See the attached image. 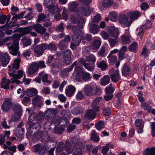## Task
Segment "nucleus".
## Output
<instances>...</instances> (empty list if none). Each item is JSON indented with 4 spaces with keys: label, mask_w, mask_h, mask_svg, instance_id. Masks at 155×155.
Returning a JSON list of instances; mask_svg holds the SVG:
<instances>
[{
    "label": "nucleus",
    "mask_w": 155,
    "mask_h": 155,
    "mask_svg": "<svg viewBox=\"0 0 155 155\" xmlns=\"http://www.w3.org/2000/svg\"><path fill=\"white\" fill-rule=\"evenodd\" d=\"M118 21L121 24H124L126 26L129 27L132 22V20L130 19L124 14L120 15L119 17Z\"/></svg>",
    "instance_id": "39448f33"
},
{
    "label": "nucleus",
    "mask_w": 155,
    "mask_h": 155,
    "mask_svg": "<svg viewBox=\"0 0 155 155\" xmlns=\"http://www.w3.org/2000/svg\"><path fill=\"white\" fill-rule=\"evenodd\" d=\"M39 76L42 78V81L43 82H46L47 83H48L50 82L48 80V74H45L42 75L41 73H40L39 75Z\"/></svg>",
    "instance_id": "6e6d98bb"
},
{
    "label": "nucleus",
    "mask_w": 155,
    "mask_h": 155,
    "mask_svg": "<svg viewBox=\"0 0 155 155\" xmlns=\"http://www.w3.org/2000/svg\"><path fill=\"white\" fill-rule=\"evenodd\" d=\"M11 81L9 80H7L4 77L2 80L0 85L1 87L7 90L9 89V84L11 83Z\"/></svg>",
    "instance_id": "412c9836"
},
{
    "label": "nucleus",
    "mask_w": 155,
    "mask_h": 155,
    "mask_svg": "<svg viewBox=\"0 0 155 155\" xmlns=\"http://www.w3.org/2000/svg\"><path fill=\"white\" fill-rule=\"evenodd\" d=\"M101 44V42L99 40H95L91 43V48L92 49L97 50L99 49Z\"/></svg>",
    "instance_id": "c85d7f7f"
},
{
    "label": "nucleus",
    "mask_w": 155,
    "mask_h": 155,
    "mask_svg": "<svg viewBox=\"0 0 155 155\" xmlns=\"http://www.w3.org/2000/svg\"><path fill=\"white\" fill-rule=\"evenodd\" d=\"M75 150H74L73 155H82V153L81 150L83 148V144L81 142H78L74 145Z\"/></svg>",
    "instance_id": "4468645a"
},
{
    "label": "nucleus",
    "mask_w": 155,
    "mask_h": 155,
    "mask_svg": "<svg viewBox=\"0 0 155 155\" xmlns=\"http://www.w3.org/2000/svg\"><path fill=\"white\" fill-rule=\"evenodd\" d=\"M107 58H109V63L111 64H113L117 61V57L115 55L109 54Z\"/></svg>",
    "instance_id": "37998d69"
},
{
    "label": "nucleus",
    "mask_w": 155,
    "mask_h": 155,
    "mask_svg": "<svg viewBox=\"0 0 155 155\" xmlns=\"http://www.w3.org/2000/svg\"><path fill=\"white\" fill-rule=\"evenodd\" d=\"M26 93L27 95L29 97H32L37 93V90L34 88L27 89Z\"/></svg>",
    "instance_id": "f704fd0d"
},
{
    "label": "nucleus",
    "mask_w": 155,
    "mask_h": 155,
    "mask_svg": "<svg viewBox=\"0 0 155 155\" xmlns=\"http://www.w3.org/2000/svg\"><path fill=\"white\" fill-rule=\"evenodd\" d=\"M11 38L13 41V43L11 46H8L9 52L13 55L18 56L20 54V53L18 51L19 37L17 35H13Z\"/></svg>",
    "instance_id": "f257e3e1"
},
{
    "label": "nucleus",
    "mask_w": 155,
    "mask_h": 155,
    "mask_svg": "<svg viewBox=\"0 0 155 155\" xmlns=\"http://www.w3.org/2000/svg\"><path fill=\"white\" fill-rule=\"evenodd\" d=\"M96 115V112L92 110H90L86 112L84 115V117L88 120H93L95 118Z\"/></svg>",
    "instance_id": "4be33fe9"
},
{
    "label": "nucleus",
    "mask_w": 155,
    "mask_h": 155,
    "mask_svg": "<svg viewBox=\"0 0 155 155\" xmlns=\"http://www.w3.org/2000/svg\"><path fill=\"white\" fill-rule=\"evenodd\" d=\"M64 150V143L59 142L58 144L56 150L58 153Z\"/></svg>",
    "instance_id": "864d4df0"
},
{
    "label": "nucleus",
    "mask_w": 155,
    "mask_h": 155,
    "mask_svg": "<svg viewBox=\"0 0 155 155\" xmlns=\"http://www.w3.org/2000/svg\"><path fill=\"white\" fill-rule=\"evenodd\" d=\"M64 29V24L63 23H61L58 25L56 28V30L59 32H62Z\"/></svg>",
    "instance_id": "69168bd1"
},
{
    "label": "nucleus",
    "mask_w": 155,
    "mask_h": 155,
    "mask_svg": "<svg viewBox=\"0 0 155 155\" xmlns=\"http://www.w3.org/2000/svg\"><path fill=\"white\" fill-rule=\"evenodd\" d=\"M82 91L84 94L87 96H91L95 94L94 92V88L90 85H86L83 89Z\"/></svg>",
    "instance_id": "1a4fd4ad"
},
{
    "label": "nucleus",
    "mask_w": 155,
    "mask_h": 155,
    "mask_svg": "<svg viewBox=\"0 0 155 155\" xmlns=\"http://www.w3.org/2000/svg\"><path fill=\"white\" fill-rule=\"evenodd\" d=\"M32 28L38 33L41 35L44 34L46 32L47 29L41 26V25L37 24L32 26Z\"/></svg>",
    "instance_id": "ddd939ff"
},
{
    "label": "nucleus",
    "mask_w": 155,
    "mask_h": 155,
    "mask_svg": "<svg viewBox=\"0 0 155 155\" xmlns=\"http://www.w3.org/2000/svg\"><path fill=\"white\" fill-rule=\"evenodd\" d=\"M47 134H45L44 135V133L43 131H39L34 134L32 137L33 140L35 142L38 141L41 137H42V139L43 137H44Z\"/></svg>",
    "instance_id": "5701e85b"
},
{
    "label": "nucleus",
    "mask_w": 155,
    "mask_h": 155,
    "mask_svg": "<svg viewBox=\"0 0 155 155\" xmlns=\"http://www.w3.org/2000/svg\"><path fill=\"white\" fill-rule=\"evenodd\" d=\"M86 60L88 62L91 61L94 62L96 61V58L93 54H91L86 57Z\"/></svg>",
    "instance_id": "052dcab7"
},
{
    "label": "nucleus",
    "mask_w": 155,
    "mask_h": 155,
    "mask_svg": "<svg viewBox=\"0 0 155 155\" xmlns=\"http://www.w3.org/2000/svg\"><path fill=\"white\" fill-rule=\"evenodd\" d=\"M38 69L35 62L32 63L28 70L27 73L29 75H31L36 72Z\"/></svg>",
    "instance_id": "393cba45"
},
{
    "label": "nucleus",
    "mask_w": 155,
    "mask_h": 155,
    "mask_svg": "<svg viewBox=\"0 0 155 155\" xmlns=\"http://www.w3.org/2000/svg\"><path fill=\"white\" fill-rule=\"evenodd\" d=\"M137 49V44L136 42H134L129 46L128 50L130 51L136 53Z\"/></svg>",
    "instance_id": "473e14b6"
},
{
    "label": "nucleus",
    "mask_w": 155,
    "mask_h": 155,
    "mask_svg": "<svg viewBox=\"0 0 155 155\" xmlns=\"http://www.w3.org/2000/svg\"><path fill=\"white\" fill-rule=\"evenodd\" d=\"M78 6V3L75 2H72L70 5L69 9L71 12L74 11L76 10Z\"/></svg>",
    "instance_id": "3c124183"
},
{
    "label": "nucleus",
    "mask_w": 155,
    "mask_h": 155,
    "mask_svg": "<svg viewBox=\"0 0 155 155\" xmlns=\"http://www.w3.org/2000/svg\"><path fill=\"white\" fill-rule=\"evenodd\" d=\"M41 141L42 142H45L44 144L47 148H50L48 151V153H53V152L56 146L57 143L54 141L53 138L48 134H47L41 139Z\"/></svg>",
    "instance_id": "7ed1b4c3"
},
{
    "label": "nucleus",
    "mask_w": 155,
    "mask_h": 155,
    "mask_svg": "<svg viewBox=\"0 0 155 155\" xmlns=\"http://www.w3.org/2000/svg\"><path fill=\"white\" fill-rule=\"evenodd\" d=\"M109 17L110 18L111 20L113 21H116L117 17V13L115 11L110 12L109 13Z\"/></svg>",
    "instance_id": "de8ad7c7"
},
{
    "label": "nucleus",
    "mask_w": 155,
    "mask_h": 155,
    "mask_svg": "<svg viewBox=\"0 0 155 155\" xmlns=\"http://www.w3.org/2000/svg\"><path fill=\"white\" fill-rule=\"evenodd\" d=\"M77 26L80 29H82L85 24V21L84 19L81 18L79 19L77 22Z\"/></svg>",
    "instance_id": "13d9d810"
},
{
    "label": "nucleus",
    "mask_w": 155,
    "mask_h": 155,
    "mask_svg": "<svg viewBox=\"0 0 155 155\" xmlns=\"http://www.w3.org/2000/svg\"><path fill=\"white\" fill-rule=\"evenodd\" d=\"M78 33L74 35L72 38V41L77 45H79L83 36V33L81 31L78 30Z\"/></svg>",
    "instance_id": "9d476101"
},
{
    "label": "nucleus",
    "mask_w": 155,
    "mask_h": 155,
    "mask_svg": "<svg viewBox=\"0 0 155 155\" xmlns=\"http://www.w3.org/2000/svg\"><path fill=\"white\" fill-rule=\"evenodd\" d=\"M62 113L64 114L65 117L61 118L59 116H56L52 120L53 122L56 124L58 123L59 125L66 126L69 123V121L66 117L70 118L71 114L68 110H63Z\"/></svg>",
    "instance_id": "f03ea898"
},
{
    "label": "nucleus",
    "mask_w": 155,
    "mask_h": 155,
    "mask_svg": "<svg viewBox=\"0 0 155 155\" xmlns=\"http://www.w3.org/2000/svg\"><path fill=\"white\" fill-rule=\"evenodd\" d=\"M46 18V16L43 13H41L38 15L37 21L39 22L41 21H45Z\"/></svg>",
    "instance_id": "774afa93"
},
{
    "label": "nucleus",
    "mask_w": 155,
    "mask_h": 155,
    "mask_svg": "<svg viewBox=\"0 0 155 155\" xmlns=\"http://www.w3.org/2000/svg\"><path fill=\"white\" fill-rule=\"evenodd\" d=\"M83 109L81 107H77L74 108L71 110L72 114L75 115L81 114L83 113Z\"/></svg>",
    "instance_id": "cd10ccee"
},
{
    "label": "nucleus",
    "mask_w": 155,
    "mask_h": 155,
    "mask_svg": "<svg viewBox=\"0 0 155 155\" xmlns=\"http://www.w3.org/2000/svg\"><path fill=\"white\" fill-rule=\"evenodd\" d=\"M64 65L62 60L59 58H55L51 64V67L53 68L61 69Z\"/></svg>",
    "instance_id": "2eb2a0df"
},
{
    "label": "nucleus",
    "mask_w": 155,
    "mask_h": 155,
    "mask_svg": "<svg viewBox=\"0 0 155 155\" xmlns=\"http://www.w3.org/2000/svg\"><path fill=\"white\" fill-rule=\"evenodd\" d=\"M21 60V59L18 58L15 59L13 63L11 65L8 66L9 71H11L14 69H15V70H18L20 66Z\"/></svg>",
    "instance_id": "f8f14e48"
},
{
    "label": "nucleus",
    "mask_w": 155,
    "mask_h": 155,
    "mask_svg": "<svg viewBox=\"0 0 155 155\" xmlns=\"http://www.w3.org/2000/svg\"><path fill=\"white\" fill-rule=\"evenodd\" d=\"M91 140L94 142H97L99 141V137L97 135L95 130H92L91 137Z\"/></svg>",
    "instance_id": "4c0bfd02"
},
{
    "label": "nucleus",
    "mask_w": 155,
    "mask_h": 155,
    "mask_svg": "<svg viewBox=\"0 0 155 155\" xmlns=\"http://www.w3.org/2000/svg\"><path fill=\"white\" fill-rule=\"evenodd\" d=\"M97 54L100 56L101 57L104 56L106 55L105 47L104 46H102L100 48Z\"/></svg>",
    "instance_id": "5fc2aeb1"
},
{
    "label": "nucleus",
    "mask_w": 155,
    "mask_h": 155,
    "mask_svg": "<svg viewBox=\"0 0 155 155\" xmlns=\"http://www.w3.org/2000/svg\"><path fill=\"white\" fill-rule=\"evenodd\" d=\"M12 105V103L9 99H5L2 105V109L3 111L8 112L10 109Z\"/></svg>",
    "instance_id": "6e6552de"
},
{
    "label": "nucleus",
    "mask_w": 155,
    "mask_h": 155,
    "mask_svg": "<svg viewBox=\"0 0 155 155\" xmlns=\"http://www.w3.org/2000/svg\"><path fill=\"white\" fill-rule=\"evenodd\" d=\"M35 53L38 56H41L46 50L45 43L36 46L34 48Z\"/></svg>",
    "instance_id": "0eeeda50"
},
{
    "label": "nucleus",
    "mask_w": 155,
    "mask_h": 155,
    "mask_svg": "<svg viewBox=\"0 0 155 155\" xmlns=\"http://www.w3.org/2000/svg\"><path fill=\"white\" fill-rule=\"evenodd\" d=\"M109 32L111 37L115 38H118L119 31L117 28L114 27H110L109 30Z\"/></svg>",
    "instance_id": "aec40b11"
},
{
    "label": "nucleus",
    "mask_w": 155,
    "mask_h": 155,
    "mask_svg": "<svg viewBox=\"0 0 155 155\" xmlns=\"http://www.w3.org/2000/svg\"><path fill=\"white\" fill-rule=\"evenodd\" d=\"M21 114H19L14 113L11 116V121H16L18 120L20 118V116Z\"/></svg>",
    "instance_id": "8fccbe9b"
},
{
    "label": "nucleus",
    "mask_w": 155,
    "mask_h": 155,
    "mask_svg": "<svg viewBox=\"0 0 155 155\" xmlns=\"http://www.w3.org/2000/svg\"><path fill=\"white\" fill-rule=\"evenodd\" d=\"M60 49L61 51H63L66 48L68 45L66 42H65L64 41L61 40L58 44Z\"/></svg>",
    "instance_id": "49530a36"
},
{
    "label": "nucleus",
    "mask_w": 155,
    "mask_h": 155,
    "mask_svg": "<svg viewBox=\"0 0 155 155\" xmlns=\"http://www.w3.org/2000/svg\"><path fill=\"white\" fill-rule=\"evenodd\" d=\"M54 124L56 123H54V124H53L50 121H48L46 122L45 124V128L47 130L48 129L50 130L52 129L53 127H54Z\"/></svg>",
    "instance_id": "a18cd8bd"
},
{
    "label": "nucleus",
    "mask_w": 155,
    "mask_h": 155,
    "mask_svg": "<svg viewBox=\"0 0 155 155\" xmlns=\"http://www.w3.org/2000/svg\"><path fill=\"white\" fill-rule=\"evenodd\" d=\"M35 63L36 66H37L38 69L39 68H45L46 67L45 61H40L38 62H35Z\"/></svg>",
    "instance_id": "bf43d9fd"
},
{
    "label": "nucleus",
    "mask_w": 155,
    "mask_h": 155,
    "mask_svg": "<svg viewBox=\"0 0 155 155\" xmlns=\"http://www.w3.org/2000/svg\"><path fill=\"white\" fill-rule=\"evenodd\" d=\"M18 128L17 129H15V135L18 138V140L19 141H21L23 138V132L24 131V129H18Z\"/></svg>",
    "instance_id": "a878e982"
},
{
    "label": "nucleus",
    "mask_w": 155,
    "mask_h": 155,
    "mask_svg": "<svg viewBox=\"0 0 155 155\" xmlns=\"http://www.w3.org/2000/svg\"><path fill=\"white\" fill-rule=\"evenodd\" d=\"M96 128L99 130H100L101 129L105 127V124L104 120H101L95 124Z\"/></svg>",
    "instance_id": "58836bf2"
},
{
    "label": "nucleus",
    "mask_w": 155,
    "mask_h": 155,
    "mask_svg": "<svg viewBox=\"0 0 155 155\" xmlns=\"http://www.w3.org/2000/svg\"><path fill=\"white\" fill-rule=\"evenodd\" d=\"M63 129L62 127H56L54 128V132L57 134H61L62 133Z\"/></svg>",
    "instance_id": "e2e57ef3"
},
{
    "label": "nucleus",
    "mask_w": 155,
    "mask_h": 155,
    "mask_svg": "<svg viewBox=\"0 0 155 155\" xmlns=\"http://www.w3.org/2000/svg\"><path fill=\"white\" fill-rule=\"evenodd\" d=\"M85 68L88 71H92L94 69V67L92 64L90 63H86L84 65Z\"/></svg>",
    "instance_id": "c03bdc74"
},
{
    "label": "nucleus",
    "mask_w": 155,
    "mask_h": 155,
    "mask_svg": "<svg viewBox=\"0 0 155 155\" xmlns=\"http://www.w3.org/2000/svg\"><path fill=\"white\" fill-rule=\"evenodd\" d=\"M72 65H73V67H74V66H75V71L81 70L82 69V66L77 61H74L72 64Z\"/></svg>",
    "instance_id": "4d7b16f0"
},
{
    "label": "nucleus",
    "mask_w": 155,
    "mask_h": 155,
    "mask_svg": "<svg viewBox=\"0 0 155 155\" xmlns=\"http://www.w3.org/2000/svg\"><path fill=\"white\" fill-rule=\"evenodd\" d=\"M131 70V68L128 66L126 64H124L122 70V74L126 76L127 75Z\"/></svg>",
    "instance_id": "7c9ffc66"
},
{
    "label": "nucleus",
    "mask_w": 155,
    "mask_h": 155,
    "mask_svg": "<svg viewBox=\"0 0 155 155\" xmlns=\"http://www.w3.org/2000/svg\"><path fill=\"white\" fill-rule=\"evenodd\" d=\"M109 146L108 144H106L105 146L102 147L101 152L104 155H107V152L109 149Z\"/></svg>",
    "instance_id": "338daca9"
},
{
    "label": "nucleus",
    "mask_w": 155,
    "mask_h": 155,
    "mask_svg": "<svg viewBox=\"0 0 155 155\" xmlns=\"http://www.w3.org/2000/svg\"><path fill=\"white\" fill-rule=\"evenodd\" d=\"M46 50H49L55 51L57 48L55 45L53 43H51L49 44L45 43Z\"/></svg>",
    "instance_id": "e433bc0d"
},
{
    "label": "nucleus",
    "mask_w": 155,
    "mask_h": 155,
    "mask_svg": "<svg viewBox=\"0 0 155 155\" xmlns=\"http://www.w3.org/2000/svg\"><path fill=\"white\" fill-rule=\"evenodd\" d=\"M65 150L69 154L73 152L72 146L68 140H67L65 143Z\"/></svg>",
    "instance_id": "2f4dec72"
},
{
    "label": "nucleus",
    "mask_w": 155,
    "mask_h": 155,
    "mask_svg": "<svg viewBox=\"0 0 155 155\" xmlns=\"http://www.w3.org/2000/svg\"><path fill=\"white\" fill-rule=\"evenodd\" d=\"M10 60V57L8 54L5 53L2 56L1 62L2 65L5 67L9 63Z\"/></svg>",
    "instance_id": "dca6fc26"
},
{
    "label": "nucleus",
    "mask_w": 155,
    "mask_h": 155,
    "mask_svg": "<svg viewBox=\"0 0 155 155\" xmlns=\"http://www.w3.org/2000/svg\"><path fill=\"white\" fill-rule=\"evenodd\" d=\"M89 30L91 33L95 34L99 32V28L97 25L91 22L89 24Z\"/></svg>",
    "instance_id": "a211bd4d"
},
{
    "label": "nucleus",
    "mask_w": 155,
    "mask_h": 155,
    "mask_svg": "<svg viewBox=\"0 0 155 155\" xmlns=\"http://www.w3.org/2000/svg\"><path fill=\"white\" fill-rule=\"evenodd\" d=\"M75 90L76 89L74 87L71 85H69L66 89V94L68 97H71L74 95Z\"/></svg>",
    "instance_id": "6ab92c4d"
},
{
    "label": "nucleus",
    "mask_w": 155,
    "mask_h": 155,
    "mask_svg": "<svg viewBox=\"0 0 155 155\" xmlns=\"http://www.w3.org/2000/svg\"><path fill=\"white\" fill-rule=\"evenodd\" d=\"M108 41L109 43L110 47L113 48L118 43L119 39L118 38L114 39L110 38L108 39Z\"/></svg>",
    "instance_id": "ea45409f"
},
{
    "label": "nucleus",
    "mask_w": 155,
    "mask_h": 155,
    "mask_svg": "<svg viewBox=\"0 0 155 155\" xmlns=\"http://www.w3.org/2000/svg\"><path fill=\"white\" fill-rule=\"evenodd\" d=\"M43 4L46 6V8L54 14L55 12H60L57 4H56L54 0H44Z\"/></svg>",
    "instance_id": "20e7f679"
},
{
    "label": "nucleus",
    "mask_w": 155,
    "mask_h": 155,
    "mask_svg": "<svg viewBox=\"0 0 155 155\" xmlns=\"http://www.w3.org/2000/svg\"><path fill=\"white\" fill-rule=\"evenodd\" d=\"M21 41L23 46L26 47L30 45L31 44V42L29 39L23 37L21 39Z\"/></svg>",
    "instance_id": "79ce46f5"
},
{
    "label": "nucleus",
    "mask_w": 155,
    "mask_h": 155,
    "mask_svg": "<svg viewBox=\"0 0 155 155\" xmlns=\"http://www.w3.org/2000/svg\"><path fill=\"white\" fill-rule=\"evenodd\" d=\"M127 16L132 21L134 20L137 19L140 16V13L138 12H129L127 14Z\"/></svg>",
    "instance_id": "bb28decb"
},
{
    "label": "nucleus",
    "mask_w": 155,
    "mask_h": 155,
    "mask_svg": "<svg viewBox=\"0 0 155 155\" xmlns=\"http://www.w3.org/2000/svg\"><path fill=\"white\" fill-rule=\"evenodd\" d=\"M110 78L107 75H104L100 81V84L102 85L105 86L108 84L110 82Z\"/></svg>",
    "instance_id": "c756f323"
},
{
    "label": "nucleus",
    "mask_w": 155,
    "mask_h": 155,
    "mask_svg": "<svg viewBox=\"0 0 155 155\" xmlns=\"http://www.w3.org/2000/svg\"><path fill=\"white\" fill-rule=\"evenodd\" d=\"M12 109L14 113L19 114H21L22 108L20 104H15L14 105Z\"/></svg>",
    "instance_id": "c9c22d12"
},
{
    "label": "nucleus",
    "mask_w": 155,
    "mask_h": 155,
    "mask_svg": "<svg viewBox=\"0 0 155 155\" xmlns=\"http://www.w3.org/2000/svg\"><path fill=\"white\" fill-rule=\"evenodd\" d=\"M112 84H110L109 86L105 88V92L106 93L108 94H113V93L114 91V89L111 87Z\"/></svg>",
    "instance_id": "680f3d73"
},
{
    "label": "nucleus",
    "mask_w": 155,
    "mask_h": 155,
    "mask_svg": "<svg viewBox=\"0 0 155 155\" xmlns=\"http://www.w3.org/2000/svg\"><path fill=\"white\" fill-rule=\"evenodd\" d=\"M37 114L34 112H32L29 115L28 117L29 123H33V121L36 120Z\"/></svg>",
    "instance_id": "603ef678"
},
{
    "label": "nucleus",
    "mask_w": 155,
    "mask_h": 155,
    "mask_svg": "<svg viewBox=\"0 0 155 155\" xmlns=\"http://www.w3.org/2000/svg\"><path fill=\"white\" fill-rule=\"evenodd\" d=\"M110 77L111 81L114 83H117L120 80L121 78L119 73L118 69H117L113 73L111 74Z\"/></svg>",
    "instance_id": "9b49d317"
},
{
    "label": "nucleus",
    "mask_w": 155,
    "mask_h": 155,
    "mask_svg": "<svg viewBox=\"0 0 155 155\" xmlns=\"http://www.w3.org/2000/svg\"><path fill=\"white\" fill-rule=\"evenodd\" d=\"M155 153V147L147 148L143 152V155H153Z\"/></svg>",
    "instance_id": "72a5a7b5"
},
{
    "label": "nucleus",
    "mask_w": 155,
    "mask_h": 155,
    "mask_svg": "<svg viewBox=\"0 0 155 155\" xmlns=\"http://www.w3.org/2000/svg\"><path fill=\"white\" fill-rule=\"evenodd\" d=\"M29 125L30 128H32L33 129H35L37 131L39 130L41 128V126L37 123H29Z\"/></svg>",
    "instance_id": "a19ab883"
},
{
    "label": "nucleus",
    "mask_w": 155,
    "mask_h": 155,
    "mask_svg": "<svg viewBox=\"0 0 155 155\" xmlns=\"http://www.w3.org/2000/svg\"><path fill=\"white\" fill-rule=\"evenodd\" d=\"M113 2L110 0H104L102 3V5L104 7H109L111 5Z\"/></svg>",
    "instance_id": "09e8293b"
},
{
    "label": "nucleus",
    "mask_w": 155,
    "mask_h": 155,
    "mask_svg": "<svg viewBox=\"0 0 155 155\" xmlns=\"http://www.w3.org/2000/svg\"><path fill=\"white\" fill-rule=\"evenodd\" d=\"M127 32L124 34L122 37L121 39L122 43L124 45L129 44L131 42L130 35H129L128 30H126Z\"/></svg>",
    "instance_id": "f3484780"
},
{
    "label": "nucleus",
    "mask_w": 155,
    "mask_h": 155,
    "mask_svg": "<svg viewBox=\"0 0 155 155\" xmlns=\"http://www.w3.org/2000/svg\"><path fill=\"white\" fill-rule=\"evenodd\" d=\"M97 64V67L101 68L102 71H105L108 67L106 61L104 60L98 61Z\"/></svg>",
    "instance_id": "b1692460"
},
{
    "label": "nucleus",
    "mask_w": 155,
    "mask_h": 155,
    "mask_svg": "<svg viewBox=\"0 0 155 155\" xmlns=\"http://www.w3.org/2000/svg\"><path fill=\"white\" fill-rule=\"evenodd\" d=\"M82 79L84 81H86L91 78V74L87 72H84L82 73Z\"/></svg>",
    "instance_id": "0e129e2a"
},
{
    "label": "nucleus",
    "mask_w": 155,
    "mask_h": 155,
    "mask_svg": "<svg viewBox=\"0 0 155 155\" xmlns=\"http://www.w3.org/2000/svg\"><path fill=\"white\" fill-rule=\"evenodd\" d=\"M91 11L89 6L81 7L79 8L77 10L78 15L80 16H86L90 15L91 14Z\"/></svg>",
    "instance_id": "423d86ee"
}]
</instances>
